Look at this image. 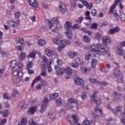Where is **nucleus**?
<instances>
[{
    "mask_svg": "<svg viewBox=\"0 0 125 125\" xmlns=\"http://www.w3.org/2000/svg\"><path fill=\"white\" fill-rule=\"evenodd\" d=\"M103 45L101 43H98L97 44V47H95V45L93 44H90L88 46V49H90V52H93L94 53H96V54H98L99 55H103L104 53L107 55L108 57H110L109 48L107 47V44H110L111 43V39L109 37H104L103 38Z\"/></svg>",
    "mask_w": 125,
    "mask_h": 125,
    "instance_id": "obj_1",
    "label": "nucleus"
},
{
    "mask_svg": "<svg viewBox=\"0 0 125 125\" xmlns=\"http://www.w3.org/2000/svg\"><path fill=\"white\" fill-rule=\"evenodd\" d=\"M64 72L67 75H71L73 73V70L69 67L65 68L64 67L60 68L59 67L56 66V73L58 76H61Z\"/></svg>",
    "mask_w": 125,
    "mask_h": 125,
    "instance_id": "obj_2",
    "label": "nucleus"
},
{
    "mask_svg": "<svg viewBox=\"0 0 125 125\" xmlns=\"http://www.w3.org/2000/svg\"><path fill=\"white\" fill-rule=\"evenodd\" d=\"M64 28L66 30V31L64 32L65 36L69 40L72 39V38H73V33H72V31L70 30L71 28H73L72 23L69 21H66L64 25Z\"/></svg>",
    "mask_w": 125,
    "mask_h": 125,
    "instance_id": "obj_3",
    "label": "nucleus"
},
{
    "mask_svg": "<svg viewBox=\"0 0 125 125\" xmlns=\"http://www.w3.org/2000/svg\"><path fill=\"white\" fill-rule=\"evenodd\" d=\"M113 75L114 77L118 78V80L121 81V83H124V75H123L122 72H120V70L119 69H116L114 70Z\"/></svg>",
    "mask_w": 125,
    "mask_h": 125,
    "instance_id": "obj_4",
    "label": "nucleus"
},
{
    "mask_svg": "<svg viewBox=\"0 0 125 125\" xmlns=\"http://www.w3.org/2000/svg\"><path fill=\"white\" fill-rule=\"evenodd\" d=\"M53 42L55 43L56 44H59V42L60 43H62V44H71V42L69 40H61L60 41L59 39L54 38L53 39Z\"/></svg>",
    "mask_w": 125,
    "mask_h": 125,
    "instance_id": "obj_5",
    "label": "nucleus"
},
{
    "mask_svg": "<svg viewBox=\"0 0 125 125\" xmlns=\"http://www.w3.org/2000/svg\"><path fill=\"white\" fill-rule=\"evenodd\" d=\"M113 16L116 18V21H119L120 18H121V21H125V14L123 12L120 13V16L118 15V13L115 12L113 13Z\"/></svg>",
    "mask_w": 125,
    "mask_h": 125,
    "instance_id": "obj_6",
    "label": "nucleus"
},
{
    "mask_svg": "<svg viewBox=\"0 0 125 125\" xmlns=\"http://www.w3.org/2000/svg\"><path fill=\"white\" fill-rule=\"evenodd\" d=\"M121 45H118L117 48V54L118 55H125V51L122 49V46H125V41L121 42Z\"/></svg>",
    "mask_w": 125,
    "mask_h": 125,
    "instance_id": "obj_7",
    "label": "nucleus"
},
{
    "mask_svg": "<svg viewBox=\"0 0 125 125\" xmlns=\"http://www.w3.org/2000/svg\"><path fill=\"white\" fill-rule=\"evenodd\" d=\"M97 92L94 93L92 96L90 97L92 101L96 104V105H100L101 104V101H100V99L97 98V95L96 94Z\"/></svg>",
    "mask_w": 125,
    "mask_h": 125,
    "instance_id": "obj_8",
    "label": "nucleus"
},
{
    "mask_svg": "<svg viewBox=\"0 0 125 125\" xmlns=\"http://www.w3.org/2000/svg\"><path fill=\"white\" fill-rule=\"evenodd\" d=\"M13 75L16 77H19V78H22L23 73H22V70L20 68H18L14 70L13 72Z\"/></svg>",
    "mask_w": 125,
    "mask_h": 125,
    "instance_id": "obj_9",
    "label": "nucleus"
},
{
    "mask_svg": "<svg viewBox=\"0 0 125 125\" xmlns=\"http://www.w3.org/2000/svg\"><path fill=\"white\" fill-rule=\"evenodd\" d=\"M43 104L41 105V109L40 113H43V111H45L46 109L47 104H48V99L47 98H44L43 101Z\"/></svg>",
    "mask_w": 125,
    "mask_h": 125,
    "instance_id": "obj_10",
    "label": "nucleus"
},
{
    "mask_svg": "<svg viewBox=\"0 0 125 125\" xmlns=\"http://www.w3.org/2000/svg\"><path fill=\"white\" fill-rule=\"evenodd\" d=\"M89 81L90 83H97L98 84H101V85H107V84H108L106 82H100L97 81V80L93 79L92 78H90Z\"/></svg>",
    "mask_w": 125,
    "mask_h": 125,
    "instance_id": "obj_11",
    "label": "nucleus"
},
{
    "mask_svg": "<svg viewBox=\"0 0 125 125\" xmlns=\"http://www.w3.org/2000/svg\"><path fill=\"white\" fill-rule=\"evenodd\" d=\"M45 53L47 56H49V57H53V56L57 57V55L55 54V53L52 50L49 49H46L45 50Z\"/></svg>",
    "mask_w": 125,
    "mask_h": 125,
    "instance_id": "obj_12",
    "label": "nucleus"
},
{
    "mask_svg": "<svg viewBox=\"0 0 125 125\" xmlns=\"http://www.w3.org/2000/svg\"><path fill=\"white\" fill-rule=\"evenodd\" d=\"M112 95L114 97L115 100L119 101L121 100V98L123 97V96L121 94L116 91H114L112 93Z\"/></svg>",
    "mask_w": 125,
    "mask_h": 125,
    "instance_id": "obj_13",
    "label": "nucleus"
},
{
    "mask_svg": "<svg viewBox=\"0 0 125 125\" xmlns=\"http://www.w3.org/2000/svg\"><path fill=\"white\" fill-rule=\"evenodd\" d=\"M59 8L62 13H65L67 11V7L61 2H60Z\"/></svg>",
    "mask_w": 125,
    "mask_h": 125,
    "instance_id": "obj_14",
    "label": "nucleus"
},
{
    "mask_svg": "<svg viewBox=\"0 0 125 125\" xmlns=\"http://www.w3.org/2000/svg\"><path fill=\"white\" fill-rule=\"evenodd\" d=\"M30 5L34 8H38V3L36 0H28Z\"/></svg>",
    "mask_w": 125,
    "mask_h": 125,
    "instance_id": "obj_15",
    "label": "nucleus"
},
{
    "mask_svg": "<svg viewBox=\"0 0 125 125\" xmlns=\"http://www.w3.org/2000/svg\"><path fill=\"white\" fill-rule=\"evenodd\" d=\"M1 109H2V105L0 104V114H2L3 117H8L9 115H10V112H9V110H6L1 113V111L0 110Z\"/></svg>",
    "mask_w": 125,
    "mask_h": 125,
    "instance_id": "obj_16",
    "label": "nucleus"
},
{
    "mask_svg": "<svg viewBox=\"0 0 125 125\" xmlns=\"http://www.w3.org/2000/svg\"><path fill=\"white\" fill-rule=\"evenodd\" d=\"M7 24L10 27H11L12 28H16V27H17V25H18V23H17V22L14 21L12 20H10L8 21Z\"/></svg>",
    "mask_w": 125,
    "mask_h": 125,
    "instance_id": "obj_17",
    "label": "nucleus"
},
{
    "mask_svg": "<svg viewBox=\"0 0 125 125\" xmlns=\"http://www.w3.org/2000/svg\"><path fill=\"white\" fill-rule=\"evenodd\" d=\"M74 83L78 85H83V80L80 77H77V78L74 80Z\"/></svg>",
    "mask_w": 125,
    "mask_h": 125,
    "instance_id": "obj_18",
    "label": "nucleus"
},
{
    "mask_svg": "<svg viewBox=\"0 0 125 125\" xmlns=\"http://www.w3.org/2000/svg\"><path fill=\"white\" fill-rule=\"evenodd\" d=\"M119 2H121V0H115L114 4L110 7V11H109V12H110V13H112V12H114V9L116 8V6L117 4L119 3Z\"/></svg>",
    "mask_w": 125,
    "mask_h": 125,
    "instance_id": "obj_19",
    "label": "nucleus"
},
{
    "mask_svg": "<svg viewBox=\"0 0 125 125\" xmlns=\"http://www.w3.org/2000/svg\"><path fill=\"white\" fill-rule=\"evenodd\" d=\"M107 108L108 110H111V111H112L113 113L114 114V115H117V113H118V112H121V111H122V106H118L116 108V111H114L113 109H112V108H111V106H110V105H108Z\"/></svg>",
    "mask_w": 125,
    "mask_h": 125,
    "instance_id": "obj_20",
    "label": "nucleus"
},
{
    "mask_svg": "<svg viewBox=\"0 0 125 125\" xmlns=\"http://www.w3.org/2000/svg\"><path fill=\"white\" fill-rule=\"evenodd\" d=\"M82 3L83 5H84L87 8H88V9H91L92 8V3H90L88 4V2L85 0H83L82 1Z\"/></svg>",
    "mask_w": 125,
    "mask_h": 125,
    "instance_id": "obj_21",
    "label": "nucleus"
},
{
    "mask_svg": "<svg viewBox=\"0 0 125 125\" xmlns=\"http://www.w3.org/2000/svg\"><path fill=\"white\" fill-rule=\"evenodd\" d=\"M20 79H21V78H19V77L14 76L12 80L14 83H21V81H20Z\"/></svg>",
    "mask_w": 125,
    "mask_h": 125,
    "instance_id": "obj_22",
    "label": "nucleus"
},
{
    "mask_svg": "<svg viewBox=\"0 0 125 125\" xmlns=\"http://www.w3.org/2000/svg\"><path fill=\"white\" fill-rule=\"evenodd\" d=\"M42 80V77H41V76H38L36 78H35L33 82H32V84H31V86H34L35 85V83H38L39 82H40V81Z\"/></svg>",
    "mask_w": 125,
    "mask_h": 125,
    "instance_id": "obj_23",
    "label": "nucleus"
},
{
    "mask_svg": "<svg viewBox=\"0 0 125 125\" xmlns=\"http://www.w3.org/2000/svg\"><path fill=\"white\" fill-rule=\"evenodd\" d=\"M17 66V62L15 60H13L10 62V67L12 69H14Z\"/></svg>",
    "mask_w": 125,
    "mask_h": 125,
    "instance_id": "obj_24",
    "label": "nucleus"
},
{
    "mask_svg": "<svg viewBox=\"0 0 125 125\" xmlns=\"http://www.w3.org/2000/svg\"><path fill=\"white\" fill-rule=\"evenodd\" d=\"M37 111V106H33L29 108V113H30L31 115H34L35 112Z\"/></svg>",
    "mask_w": 125,
    "mask_h": 125,
    "instance_id": "obj_25",
    "label": "nucleus"
},
{
    "mask_svg": "<svg viewBox=\"0 0 125 125\" xmlns=\"http://www.w3.org/2000/svg\"><path fill=\"white\" fill-rule=\"evenodd\" d=\"M68 104H72V103H74V104H76V106L78 108V101L73 99L72 98H69L68 100Z\"/></svg>",
    "mask_w": 125,
    "mask_h": 125,
    "instance_id": "obj_26",
    "label": "nucleus"
},
{
    "mask_svg": "<svg viewBox=\"0 0 125 125\" xmlns=\"http://www.w3.org/2000/svg\"><path fill=\"white\" fill-rule=\"evenodd\" d=\"M59 94L57 93H55L54 94H51L49 96V99L52 100V99H56Z\"/></svg>",
    "mask_w": 125,
    "mask_h": 125,
    "instance_id": "obj_27",
    "label": "nucleus"
},
{
    "mask_svg": "<svg viewBox=\"0 0 125 125\" xmlns=\"http://www.w3.org/2000/svg\"><path fill=\"white\" fill-rule=\"evenodd\" d=\"M68 55L70 57V58H74V57H76V56L78 55V52H68Z\"/></svg>",
    "mask_w": 125,
    "mask_h": 125,
    "instance_id": "obj_28",
    "label": "nucleus"
},
{
    "mask_svg": "<svg viewBox=\"0 0 125 125\" xmlns=\"http://www.w3.org/2000/svg\"><path fill=\"white\" fill-rule=\"evenodd\" d=\"M42 59L43 62L45 63V65H42V67H45L46 68L47 66V63H48V60H47V58L45 57V56H42Z\"/></svg>",
    "mask_w": 125,
    "mask_h": 125,
    "instance_id": "obj_29",
    "label": "nucleus"
},
{
    "mask_svg": "<svg viewBox=\"0 0 125 125\" xmlns=\"http://www.w3.org/2000/svg\"><path fill=\"white\" fill-rule=\"evenodd\" d=\"M81 71L83 72V73H85L86 74V72L87 71L90 72L91 71V68H86V67H81L80 68Z\"/></svg>",
    "mask_w": 125,
    "mask_h": 125,
    "instance_id": "obj_30",
    "label": "nucleus"
},
{
    "mask_svg": "<svg viewBox=\"0 0 125 125\" xmlns=\"http://www.w3.org/2000/svg\"><path fill=\"white\" fill-rule=\"evenodd\" d=\"M40 84L41 86L44 87V86H46V85H47V82L42 79L41 80H40Z\"/></svg>",
    "mask_w": 125,
    "mask_h": 125,
    "instance_id": "obj_31",
    "label": "nucleus"
},
{
    "mask_svg": "<svg viewBox=\"0 0 125 125\" xmlns=\"http://www.w3.org/2000/svg\"><path fill=\"white\" fill-rule=\"evenodd\" d=\"M16 41L18 43H20V44L24 43V39L23 38H17Z\"/></svg>",
    "mask_w": 125,
    "mask_h": 125,
    "instance_id": "obj_32",
    "label": "nucleus"
},
{
    "mask_svg": "<svg viewBox=\"0 0 125 125\" xmlns=\"http://www.w3.org/2000/svg\"><path fill=\"white\" fill-rule=\"evenodd\" d=\"M57 44L60 45L58 48V50L59 52L61 51V50H62V49H63L64 47H65V45L64 44H62V43H60V42H59V44Z\"/></svg>",
    "mask_w": 125,
    "mask_h": 125,
    "instance_id": "obj_33",
    "label": "nucleus"
},
{
    "mask_svg": "<svg viewBox=\"0 0 125 125\" xmlns=\"http://www.w3.org/2000/svg\"><path fill=\"white\" fill-rule=\"evenodd\" d=\"M81 31L85 33V34H88V36H91V34H92L91 32H90L89 30H86L85 28H82L81 29Z\"/></svg>",
    "mask_w": 125,
    "mask_h": 125,
    "instance_id": "obj_34",
    "label": "nucleus"
},
{
    "mask_svg": "<svg viewBox=\"0 0 125 125\" xmlns=\"http://www.w3.org/2000/svg\"><path fill=\"white\" fill-rule=\"evenodd\" d=\"M57 64L55 66V70H56V66H57V67H59L60 69H61L60 68V66H61V65H62V60L58 59L57 61Z\"/></svg>",
    "mask_w": 125,
    "mask_h": 125,
    "instance_id": "obj_35",
    "label": "nucleus"
},
{
    "mask_svg": "<svg viewBox=\"0 0 125 125\" xmlns=\"http://www.w3.org/2000/svg\"><path fill=\"white\" fill-rule=\"evenodd\" d=\"M38 44L40 46H43L44 44H45V41L44 40L41 39L38 41Z\"/></svg>",
    "mask_w": 125,
    "mask_h": 125,
    "instance_id": "obj_36",
    "label": "nucleus"
},
{
    "mask_svg": "<svg viewBox=\"0 0 125 125\" xmlns=\"http://www.w3.org/2000/svg\"><path fill=\"white\" fill-rule=\"evenodd\" d=\"M83 41L85 42H90V38H88V36L84 35L83 36Z\"/></svg>",
    "mask_w": 125,
    "mask_h": 125,
    "instance_id": "obj_37",
    "label": "nucleus"
},
{
    "mask_svg": "<svg viewBox=\"0 0 125 125\" xmlns=\"http://www.w3.org/2000/svg\"><path fill=\"white\" fill-rule=\"evenodd\" d=\"M36 57V52L33 51L28 55V58H35Z\"/></svg>",
    "mask_w": 125,
    "mask_h": 125,
    "instance_id": "obj_38",
    "label": "nucleus"
},
{
    "mask_svg": "<svg viewBox=\"0 0 125 125\" xmlns=\"http://www.w3.org/2000/svg\"><path fill=\"white\" fill-rule=\"evenodd\" d=\"M25 53L23 52H21L20 55L19 56V58L21 60H24L25 58Z\"/></svg>",
    "mask_w": 125,
    "mask_h": 125,
    "instance_id": "obj_39",
    "label": "nucleus"
},
{
    "mask_svg": "<svg viewBox=\"0 0 125 125\" xmlns=\"http://www.w3.org/2000/svg\"><path fill=\"white\" fill-rule=\"evenodd\" d=\"M56 103L57 106H62L63 105V104L62 103V100L61 99H58L56 100Z\"/></svg>",
    "mask_w": 125,
    "mask_h": 125,
    "instance_id": "obj_40",
    "label": "nucleus"
},
{
    "mask_svg": "<svg viewBox=\"0 0 125 125\" xmlns=\"http://www.w3.org/2000/svg\"><path fill=\"white\" fill-rule=\"evenodd\" d=\"M97 64V61L95 59L92 60L91 66L93 68H95L96 64Z\"/></svg>",
    "mask_w": 125,
    "mask_h": 125,
    "instance_id": "obj_41",
    "label": "nucleus"
},
{
    "mask_svg": "<svg viewBox=\"0 0 125 125\" xmlns=\"http://www.w3.org/2000/svg\"><path fill=\"white\" fill-rule=\"evenodd\" d=\"M52 22L55 23V24H59V18L56 17L52 19Z\"/></svg>",
    "mask_w": 125,
    "mask_h": 125,
    "instance_id": "obj_42",
    "label": "nucleus"
},
{
    "mask_svg": "<svg viewBox=\"0 0 125 125\" xmlns=\"http://www.w3.org/2000/svg\"><path fill=\"white\" fill-rule=\"evenodd\" d=\"M18 95V91L17 90H14L13 91L12 96V97H16Z\"/></svg>",
    "mask_w": 125,
    "mask_h": 125,
    "instance_id": "obj_43",
    "label": "nucleus"
},
{
    "mask_svg": "<svg viewBox=\"0 0 125 125\" xmlns=\"http://www.w3.org/2000/svg\"><path fill=\"white\" fill-rule=\"evenodd\" d=\"M85 60L88 61L91 58V55L90 53H87L84 57Z\"/></svg>",
    "mask_w": 125,
    "mask_h": 125,
    "instance_id": "obj_44",
    "label": "nucleus"
},
{
    "mask_svg": "<svg viewBox=\"0 0 125 125\" xmlns=\"http://www.w3.org/2000/svg\"><path fill=\"white\" fill-rule=\"evenodd\" d=\"M72 118L74 121L75 124H76V123H78V121H79V118H78V116H77L76 115H72Z\"/></svg>",
    "mask_w": 125,
    "mask_h": 125,
    "instance_id": "obj_45",
    "label": "nucleus"
},
{
    "mask_svg": "<svg viewBox=\"0 0 125 125\" xmlns=\"http://www.w3.org/2000/svg\"><path fill=\"white\" fill-rule=\"evenodd\" d=\"M102 37V35H101V34H100V33H97L95 35V38L94 39L95 40H100V39H101V37Z\"/></svg>",
    "mask_w": 125,
    "mask_h": 125,
    "instance_id": "obj_46",
    "label": "nucleus"
},
{
    "mask_svg": "<svg viewBox=\"0 0 125 125\" xmlns=\"http://www.w3.org/2000/svg\"><path fill=\"white\" fill-rule=\"evenodd\" d=\"M95 112H97V111H99L102 115H103V112H102V109H99L98 108V106H96L94 107Z\"/></svg>",
    "mask_w": 125,
    "mask_h": 125,
    "instance_id": "obj_47",
    "label": "nucleus"
},
{
    "mask_svg": "<svg viewBox=\"0 0 125 125\" xmlns=\"http://www.w3.org/2000/svg\"><path fill=\"white\" fill-rule=\"evenodd\" d=\"M20 16H21V12H20V11L16 12L15 13V18L18 19L20 17Z\"/></svg>",
    "mask_w": 125,
    "mask_h": 125,
    "instance_id": "obj_48",
    "label": "nucleus"
},
{
    "mask_svg": "<svg viewBox=\"0 0 125 125\" xmlns=\"http://www.w3.org/2000/svg\"><path fill=\"white\" fill-rule=\"evenodd\" d=\"M98 25L97 23H94L91 25V29H93L94 30H95V29H97V27H98Z\"/></svg>",
    "mask_w": 125,
    "mask_h": 125,
    "instance_id": "obj_49",
    "label": "nucleus"
},
{
    "mask_svg": "<svg viewBox=\"0 0 125 125\" xmlns=\"http://www.w3.org/2000/svg\"><path fill=\"white\" fill-rule=\"evenodd\" d=\"M83 125H90V122L88 120H84L83 122Z\"/></svg>",
    "mask_w": 125,
    "mask_h": 125,
    "instance_id": "obj_50",
    "label": "nucleus"
},
{
    "mask_svg": "<svg viewBox=\"0 0 125 125\" xmlns=\"http://www.w3.org/2000/svg\"><path fill=\"white\" fill-rule=\"evenodd\" d=\"M91 14L92 16H97V12L96 11V10H92L91 11Z\"/></svg>",
    "mask_w": 125,
    "mask_h": 125,
    "instance_id": "obj_51",
    "label": "nucleus"
},
{
    "mask_svg": "<svg viewBox=\"0 0 125 125\" xmlns=\"http://www.w3.org/2000/svg\"><path fill=\"white\" fill-rule=\"evenodd\" d=\"M33 67V62H29L27 64V69Z\"/></svg>",
    "mask_w": 125,
    "mask_h": 125,
    "instance_id": "obj_52",
    "label": "nucleus"
},
{
    "mask_svg": "<svg viewBox=\"0 0 125 125\" xmlns=\"http://www.w3.org/2000/svg\"><path fill=\"white\" fill-rule=\"evenodd\" d=\"M36 123L34 122V120L31 119L29 121V125H36Z\"/></svg>",
    "mask_w": 125,
    "mask_h": 125,
    "instance_id": "obj_53",
    "label": "nucleus"
},
{
    "mask_svg": "<svg viewBox=\"0 0 125 125\" xmlns=\"http://www.w3.org/2000/svg\"><path fill=\"white\" fill-rule=\"evenodd\" d=\"M83 20V17H81L79 18L78 20H76V22H77V23H82Z\"/></svg>",
    "mask_w": 125,
    "mask_h": 125,
    "instance_id": "obj_54",
    "label": "nucleus"
},
{
    "mask_svg": "<svg viewBox=\"0 0 125 125\" xmlns=\"http://www.w3.org/2000/svg\"><path fill=\"white\" fill-rule=\"evenodd\" d=\"M80 25L78 24H75L73 26H72V29L75 30V29H80Z\"/></svg>",
    "mask_w": 125,
    "mask_h": 125,
    "instance_id": "obj_55",
    "label": "nucleus"
},
{
    "mask_svg": "<svg viewBox=\"0 0 125 125\" xmlns=\"http://www.w3.org/2000/svg\"><path fill=\"white\" fill-rule=\"evenodd\" d=\"M16 48V49H17L18 50H20V51L24 50V47H21V46H17Z\"/></svg>",
    "mask_w": 125,
    "mask_h": 125,
    "instance_id": "obj_56",
    "label": "nucleus"
},
{
    "mask_svg": "<svg viewBox=\"0 0 125 125\" xmlns=\"http://www.w3.org/2000/svg\"><path fill=\"white\" fill-rule=\"evenodd\" d=\"M71 66L73 68H78V67H79V63L77 62H75V63H72Z\"/></svg>",
    "mask_w": 125,
    "mask_h": 125,
    "instance_id": "obj_57",
    "label": "nucleus"
},
{
    "mask_svg": "<svg viewBox=\"0 0 125 125\" xmlns=\"http://www.w3.org/2000/svg\"><path fill=\"white\" fill-rule=\"evenodd\" d=\"M5 123H6V119H3L2 121L1 119H0V125H4Z\"/></svg>",
    "mask_w": 125,
    "mask_h": 125,
    "instance_id": "obj_58",
    "label": "nucleus"
},
{
    "mask_svg": "<svg viewBox=\"0 0 125 125\" xmlns=\"http://www.w3.org/2000/svg\"><path fill=\"white\" fill-rule=\"evenodd\" d=\"M48 24L49 25V28H50V29H51L52 27H53V23H52L51 21H48Z\"/></svg>",
    "mask_w": 125,
    "mask_h": 125,
    "instance_id": "obj_59",
    "label": "nucleus"
},
{
    "mask_svg": "<svg viewBox=\"0 0 125 125\" xmlns=\"http://www.w3.org/2000/svg\"><path fill=\"white\" fill-rule=\"evenodd\" d=\"M47 70L48 73H50L51 71H52V68L51 67V66L48 65L47 66Z\"/></svg>",
    "mask_w": 125,
    "mask_h": 125,
    "instance_id": "obj_60",
    "label": "nucleus"
},
{
    "mask_svg": "<svg viewBox=\"0 0 125 125\" xmlns=\"http://www.w3.org/2000/svg\"><path fill=\"white\" fill-rule=\"evenodd\" d=\"M28 73L29 74V75H32V74H34V70L32 69H28Z\"/></svg>",
    "mask_w": 125,
    "mask_h": 125,
    "instance_id": "obj_61",
    "label": "nucleus"
},
{
    "mask_svg": "<svg viewBox=\"0 0 125 125\" xmlns=\"http://www.w3.org/2000/svg\"><path fill=\"white\" fill-rule=\"evenodd\" d=\"M58 30L59 28L58 27H55V28L52 30V32H53V33H57Z\"/></svg>",
    "mask_w": 125,
    "mask_h": 125,
    "instance_id": "obj_62",
    "label": "nucleus"
},
{
    "mask_svg": "<svg viewBox=\"0 0 125 125\" xmlns=\"http://www.w3.org/2000/svg\"><path fill=\"white\" fill-rule=\"evenodd\" d=\"M93 118H94V119H98L99 118V116H98V115L96 114H94V113H93Z\"/></svg>",
    "mask_w": 125,
    "mask_h": 125,
    "instance_id": "obj_63",
    "label": "nucleus"
},
{
    "mask_svg": "<svg viewBox=\"0 0 125 125\" xmlns=\"http://www.w3.org/2000/svg\"><path fill=\"white\" fill-rule=\"evenodd\" d=\"M65 112L63 111V109H62L60 111V115L61 116H63L64 115H65Z\"/></svg>",
    "mask_w": 125,
    "mask_h": 125,
    "instance_id": "obj_64",
    "label": "nucleus"
}]
</instances>
